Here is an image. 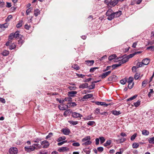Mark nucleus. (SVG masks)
Wrapping results in <instances>:
<instances>
[{"mask_svg":"<svg viewBox=\"0 0 154 154\" xmlns=\"http://www.w3.org/2000/svg\"><path fill=\"white\" fill-rule=\"evenodd\" d=\"M77 92L75 91H71L68 92V95L70 97H74L75 94H77Z\"/></svg>","mask_w":154,"mask_h":154,"instance_id":"9d476101","label":"nucleus"},{"mask_svg":"<svg viewBox=\"0 0 154 154\" xmlns=\"http://www.w3.org/2000/svg\"><path fill=\"white\" fill-rule=\"evenodd\" d=\"M40 14V11L38 9H37L34 10V15H35L36 17L38 14Z\"/></svg>","mask_w":154,"mask_h":154,"instance_id":"c9c22d12","label":"nucleus"},{"mask_svg":"<svg viewBox=\"0 0 154 154\" xmlns=\"http://www.w3.org/2000/svg\"><path fill=\"white\" fill-rule=\"evenodd\" d=\"M77 104L75 102H68L67 103V105H65V106H66L67 108H70L76 106Z\"/></svg>","mask_w":154,"mask_h":154,"instance_id":"20e7f679","label":"nucleus"},{"mask_svg":"<svg viewBox=\"0 0 154 154\" xmlns=\"http://www.w3.org/2000/svg\"><path fill=\"white\" fill-rule=\"evenodd\" d=\"M98 67H95L91 68L90 69V72H94L97 69H98Z\"/></svg>","mask_w":154,"mask_h":154,"instance_id":"603ef678","label":"nucleus"},{"mask_svg":"<svg viewBox=\"0 0 154 154\" xmlns=\"http://www.w3.org/2000/svg\"><path fill=\"white\" fill-rule=\"evenodd\" d=\"M86 64L89 66H91L94 64V60H86L85 61Z\"/></svg>","mask_w":154,"mask_h":154,"instance_id":"f3484780","label":"nucleus"},{"mask_svg":"<svg viewBox=\"0 0 154 154\" xmlns=\"http://www.w3.org/2000/svg\"><path fill=\"white\" fill-rule=\"evenodd\" d=\"M8 26V24L7 23H6L4 24H0V28H7Z\"/></svg>","mask_w":154,"mask_h":154,"instance_id":"e433bc0d","label":"nucleus"},{"mask_svg":"<svg viewBox=\"0 0 154 154\" xmlns=\"http://www.w3.org/2000/svg\"><path fill=\"white\" fill-rule=\"evenodd\" d=\"M111 71H109L103 73L100 75V77H101L102 79H104L108 75L111 73Z\"/></svg>","mask_w":154,"mask_h":154,"instance_id":"6e6552de","label":"nucleus"},{"mask_svg":"<svg viewBox=\"0 0 154 154\" xmlns=\"http://www.w3.org/2000/svg\"><path fill=\"white\" fill-rule=\"evenodd\" d=\"M114 14V16L115 17H120L122 14V11H119L116 12H113Z\"/></svg>","mask_w":154,"mask_h":154,"instance_id":"aec40b11","label":"nucleus"},{"mask_svg":"<svg viewBox=\"0 0 154 154\" xmlns=\"http://www.w3.org/2000/svg\"><path fill=\"white\" fill-rule=\"evenodd\" d=\"M137 66L136 67V66H133L132 68V70L133 72H136V70L137 68Z\"/></svg>","mask_w":154,"mask_h":154,"instance_id":"774afa93","label":"nucleus"},{"mask_svg":"<svg viewBox=\"0 0 154 154\" xmlns=\"http://www.w3.org/2000/svg\"><path fill=\"white\" fill-rule=\"evenodd\" d=\"M153 89H150V92L148 94V97H150L151 96L152 94L153 93Z\"/></svg>","mask_w":154,"mask_h":154,"instance_id":"864d4df0","label":"nucleus"},{"mask_svg":"<svg viewBox=\"0 0 154 154\" xmlns=\"http://www.w3.org/2000/svg\"><path fill=\"white\" fill-rule=\"evenodd\" d=\"M111 1H112V0H105L104 2L105 3L110 6Z\"/></svg>","mask_w":154,"mask_h":154,"instance_id":"09e8293b","label":"nucleus"},{"mask_svg":"<svg viewBox=\"0 0 154 154\" xmlns=\"http://www.w3.org/2000/svg\"><path fill=\"white\" fill-rule=\"evenodd\" d=\"M94 111V113L95 115H97L100 113V109L98 108H97Z\"/></svg>","mask_w":154,"mask_h":154,"instance_id":"052dcab7","label":"nucleus"},{"mask_svg":"<svg viewBox=\"0 0 154 154\" xmlns=\"http://www.w3.org/2000/svg\"><path fill=\"white\" fill-rule=\"evenodd\" d=\"M16 47V45L14 43H12L9 46V49L11 50L15 48Z\"/></svg>","mask_w":154,"mask_h":154,"instance_id":"f704fd0d","label":"nucleus"},{"mask_svg":"<svg viewBox=\"0 0 154 154\" xmlns=\"http://www.w3.org/2000/svg\"><path fill=\"white\" fill-rule=\"evenodd\" d=\"M142 61L143 63V65H147L149 63L150 60L148 58H146L143 59Z\"/></svg>","mask_w":154,"mask_h":154,"instance_id":"a211bd4d","label":"nucleus"},{"mask_svg":"<svg viewBox=\"0 0 154 154\" xmlns=\"http://www.w3.org/2000/svg\"><path fill=\"white\" fill-rule=\"evenodd\" d=\"M88 85V84L87 83H83L80 85L79 86V88L80 89H84L85 88H87Z\"/></svg>","mask_w":154,"mask_h":154,"instance_id":"6ab92c4d","label":"nucleus"},{"mask_svg":"<svg viewBox=\"0 0 154 154\" xmlns=\"http://www.w3.org/2000/svg\"><path fill=\"white\" fill-rule=\"evenodd\" d=\"M66 139V137L65 136L61 137H59L57 140V142H60L62 140H64Z\"/></svg>","mask_w":154,"mask_h":154,"instance_id":"2f4dec72","label":"nucleus"},{"mask_svg":"<svg viewBox=\"0 0 154 154\" xmlns=\"http://www.w3.org/2000/svg\"><path fill=\"white\" fill-rule=\"evenodd\" d=\"M72 116L74 118H78L80 117L81 118V117L82 116V115L81 114L75 112H72Z\"/></svg>","mask_w":154,"mask_h":154,"instance_id":"f8f14e48","label":"nucleus"},{"mask_svg":"<svg viewBox=\"0 0 154 154\" xmlns=\"http://www.w3.org/2000/svg\"><path fill=\"white\" fill-rule=\"evenodd\" d=\"M14 35V33H11L8 36V40L9 41L11 40L14 38H15Z\"/></svg>","mask_w":154,"mask_h":154,"instance_id":"7c9ffc66","label":"nucleus"},{"mask_svg":"<svg viewBox=\"0 0 154 154\" xmlns=\"http://www.w3.org/2000/svg\"><path fill=\"white\" fill-rule=\"evenodd\" d=\"M111 140H108L103 145L105 146H107L111 144Z\"/></svg>","mask_w":154,"mask_h":154,"instance_id":"473e14b6","label":"nucleus"},{"mask_svg":"<svg viewBox=\"0 0 154 154\" xmlns=\"http://www.w3.org/2000/svg\"><path fill=\"white\" fill-rule=\"evenodd\" d=\"M63 134L66 135H68L70 132V131L68 128L63 129L61 130Z\"/></svg>","mask_w":154,"mask_h":154,"instance_id":"1a4fd4ad","label":"nucleus"},{"mask_svg":"<svg viewBox=\"0 0 154 154\" xmlns=\"http://www.w3.org/2000/svg\"><path fill=\"white\" fill-rule=\"evenodd\" d=\"M19 31H16L15 33H14V34L15 38L18 39L19 38H21L23 37L22 35L19 34Z\"/></svg>","mask_w":154,"mask_h":154,"instance_id":"9b49d317","label":"nucleus"},{"mask_svg":"<svg viewBox=\"0 0 154 154\" xmlns=\"http://www.w3.org/2000/svg\"><path fill=\"white\" fill-rule=\"evenodd\" d=\"M12 18V16L11 15H9L7 18L6 19L5 21L7 22H8L10 19H11Z\"/></svg>","mask_w":154,"mask_h":154,"instance_id":"13d9d810","label":"nucleus"},{"mask_svg":"<svg viewBox=\"0 0 154 154\" xmlns=\"http://www.w3.org/2000/svg\"><path fill=\"white\" fill-rule=\"evenodd\" d=\"M9 54V52L8 51L6 50H4L1 53L3 56H7Z\"/></svg>","mask_w":154,"mask_h":154,"instance_id":"5701e85b","label":"nucleus"},{"mask_svg":"<svg viewBox=\"0 0 154 154\" xmlns=\"http://www.w3.org/2000/svg\"><path fill=\"white\" fill-rule=\"evenodd\" d=\"M122 58V59L121 60L122 62V63H125L128 61V59L126 56V55H124Z\"/></svg>","mask_w":154,"mask_h":154,"instance_id":"2eb2a0df","label":"nucleus"},{"mask_svg":"<svg viewBox=\"0 0 154 154\" xmlns=\"http://www.w3.org/2000/svg\"><path fill=\"white\" fill-rule=\"evenodd\" d=\"M127 82V80L126 78L122 79L120 81V83L123 85H125L126 83Z\"/></svg>","mask_w":154,"mask_h":154,"instance_id":"ea45409f","label":"nucleus"},{"mask_svg":"<svg viewBox=\"0 0 154 154\" xmlns=\"http://www.w3.org/2000/svg\"><path fill=\"white\" fill-rule=\"evenodd\" d=\"M91 139V137L90 136H87L82 139V142H85Z\"/></svg>","mask_w":154,"mask_h":154,"instance_id":"b1692460","label":"nucleus"},{"mask_svg":"<svg viewBox=\"0 0 154 154\" xmlns=\"http://www.w3.org/2000/svg\"><path fill=\"white\" fill-rule=\"evenodd\" d=\"M117 57L116 54H113L110 55L108 58L109 60L111 61Z\"/></svg>","mask_w":154,"mask_h":154,"instance_id":"393cba45","label":"nucleus"},{"mask_svg":"<svg viewBox=\"0 0 154 154\" xmlns=\"http://www.w3.org/2000/svg\"><path fill=\"white\" fill-rule=\"evenodd\" d=\"M93 94H88L84 96L82 98V100L84 101V100L88 99L92 97H93Z\"/></svg>","mask_w":154,"mask_h":154,"instance_id":"4468645a","label":"nucleus"},{"mask_svg":"<svg viewBox=\"0 0 154 154\" xmlns=\"http://www.w3.org/2000/svg\"><path fill=\"white\" fill-rule=\"evenodd\" d=\"M58 151L60 152H64L69 151V148L67 147H63L59 148Z\"/></svg>","mask_w":154,"mask_h":154,"instance_id":"0eeeda50","label":"nucleus"},{"mask_svg":"<svg viewBox=\"0 0 154 154\" xmlns=\"http://www.w3.org/2000/svg\"><path fill=\"white\" fill-rule=\"evenodd\" d=\"M118 0H113V1H111L110 3V7H113L116 5L118 2Z\"/></svg>","mask_w":154,"mask_h":154,"instance_id":"dca6fc26","label":"nucleus"},{"mask_svg":"<svg viewBox=\"0 0 154 154\" xmlns=\"http://www.w3.org/2000/svg\"><path fill=\"white\" fill-rule=\"evenodd\" d=\"M83 150L86 154H90L91 152L90 150V149L89 147H88L87 148L84 149Z\"/></svg>","mask_w":154,"mask_h":154,"instance_id":"72a5a7b5","label":"nucleus"},{"mask_svg":"<svg viewBox=\"0 0 154 154\" xmlns=\"http://www.w3.org/2000/svg\"><path fill=\"white\" fill-rule=\"evenodd\" d=\"M42 140V139L41 138H35V140H33L32 141V142L34 143H38L41 140Z\"/></svg>","mask_w":154,"mask_h":154,"instance_id":"49530a36","label":"nucleus"},{"mask_svg":"<svg viewBox=\"0 0 154 154\" xmlns=\"http://www.w3.org/2000/svg\"><path fill=\"white\" fill-rule=\"evenodd\" d=\"M34 146L33 145L32 146H30L29 147L25 146V150L27 152H30L34 150L36 148V147H34Z\"/></svg>","mask_w":154,"mask_h":154,"instance_id":"423d86ee","label":"nucleus"},{"mask_svg":"<svg viewBox=\"0 0 154 154\" xmlns=\"http://www.w3.org/2000/svg\"><path fill=\"white\" fill-rule=\"evenodd\" d=\"M135 54H134V53H133V54H131L129 55H128V56H127L126 55V56L127 57V58H128V59L129 60V59L130 58H131L132 57H133L134 55H135Z\"/></svg>","mask_w":154,"mask_h":154,"instance_id":"bf43d9fd","label":"nucleus"},{"mask_svg":"<svg viewBox=\"0 0 154 154\" xmlns=\"http://www.w3.org/2000/svg\"><path fill=\"white\" fill-rule=\"evenodd\" d=\"M95 103L98 105L103 106L104 103V102L96 101L95 102Z\"/></svg>","mask_w":154,"mask_h":154,"instance_id":"8fccbe9b","label":"nucleus"},{"mask_svg":"<svg viewBox=\"0 0 154 154\" xmlns=\"http://www.w3.org/2000/svg\"><path fill=\"white\" fill-rule=\"evenodd\" d=\"M149 134V131L146 130H143L142 131V134L144 135H148Z\"/></svg>","mask_w":154,"mask_h":154,"instance_id":"a878e982","label":"nucleus"},{"mask_svg":"<svg viewBox=\"0 0 154 154\" xmlns=\"http://www.w3.org/2000/svg\"><path fill=\"white\" fill-rule=\"evenodd\" d=\"M10 154H17L18 152V149L16 147H11L9 149Z\"/></svg>","mask_w":154,"mask_h":154,"instance_id":"7ed1b4c3","label":"nucleus"},{"mask_svg":"<svg viewBox=\"0 0 154 154\" xmlns=\"http://www.w3.org/2000/svg\"><path fill=\"white\" fill-rule=\"evenodd\" d=\"M84 119L85 120H87L93 119H94V118L93 117L91 116V115L85 117Z\"/></svg>","mask_w":154,"mask_h":154,"instance_id":"c85d7f7f","label":"nucleus"},{"mask_svg":"<svg viewBox=\"0 0 154 154\" xmlns=\"http://www.w3.org/2000/svg\"><path fill=\"white\" fill-rule=\"evenodd\" d=\"M139 146V144L137 143H134L132 144V147L134 148H137Z\"/></svg>","mask_w":154,"mask_h":154,"instance_id":"37998d69","label":"nucleus"},{"mask_svg":"<svg viewBox=\"0 0 154 154\" xmlns=\"http://www.w3.org/2000/svg\"><path fill=\"white\" fill-rule=\"evenodd\" d=\"M112 10L111 9L108 10L106 13V16H108L107 19L109 20H111L114 18L115 17L114 16V13H111Z\"/></svg>","mask_w":154,"mask_h":154,"instance_id":"f257e3e1","label":"nucleus"},{"mask_svg":"<svg viewBox=\"0 0 154 154\" xmlns=\"http://www.w3.org/2000/svg\"><path fill=\"white\" fill-rule=\"evenodd\" d=\"M72 145L74 146H80V144L78 142L74 143L72 144Z\"/></svg>","mask_w":154,"mask_h":154,"instance_id":"69168bd1","label":"nucleus"},{"mask_svg":"<svg viewBox=\"0 0 154 154\" xmlns=\"http://www.w3.org/2000/svg\"><path fill=\"white\" fill-rule=\"evenodd\" d=\"M137 96V95L136 94L135 95L127 99V101H130L135 99Z\"/></svg>","mask_w":154,"mask_h":154,"instance_id":"bb28decb","label":"nucleus"},{"mask_svg":"<svg viewBox=\"0 0 154 154\" xmlns=\"http://www.w3.org/2000/svg\"><path fill=\"white\" fill-rule=\"evenodd\" d=\"M134 104L136 107H138L140 104V100H138L136 102L134 103Z\"/></svg>","mask_w":154,"mask_h":154,"instance_id":"79ce46f5","label":"nucleus"},{"mask_svg":"<svg viewBox=\"0 0 154 154\" xmlns=\"http://www.w3.org/2000/svg\"><path fill=\"white\" fill-rule=\"evenodd\" d=\"M53 133L51 132H50L49 133L48 135L47 136L45 137V139H47L50 137H51L53 136Z\"/></svg>","mask_w":154,"mask_h":154,"instance_id":"6e6d98bb","label":"nucleus"},{"mask_svg":"<svg viewBox=\"0 0 154 154\" xmlns=\"http://www.w3.org/2000/svg\"><path fill=\"white\" fill-rule=\"evenodd\" d=\"M59 108L60 110H65L67 108H66V106H65V105L64 104H61L59 106Z\"/></svg>","mask_w":154,"mask_h":154,"instance_id":"412c9836","label":"nucleus"},{"mask_svg":"<svg viewBox=\"0 0 154 154\" xmlns=\"http://www.w3.org/2000/svg\"><path fill=\"white\" fill-rule=\"evenodd\" d=\"M95 87V84H93L90 85L89 86L88 85V87H87V88L89 89H94Z\"/></svg>","mask_w":154,"mask_h":154,"instance_id":"a18cd8bd","label":"nucleus"},{"mask_svg":"<svg viewBox=\"0 0 154 154\" xmlns=\"http://www.w3.org/2000/svg\"><path fill=\"white\" fill-rule=\"evenodd\" d=\"M41 144L42 145H44L43 146V148H46L49 146V143L46 140H45L41 142Z\"/></svg>","mask_w":154,"mask_h":154,"instance_id":"39448f33","label":"nucleus"},{"mask_svg":"<svg viewBox=\"0 0 154 154\" xmlns=\"http://www.w3.org/2000/svg\"><path fill=\"white\" fill-rule=\"evenodd\" d=\"M32 10V8H29L26 11V14L28 15L29 14L30 12Z\"/></svg>","mask_w":154,"mask_h":154,"instance_id":"0e129e2a","label":"nucleus"},{"mask_svg":"<svg viewBox=\"0 0 154 154\" xmlns=\"http://www.w3.org/2000/svg\"><path fill=\"white\" fill-rule=\"evenodd\" d=\"M134 80V79L132 77H130L128 79V80L127 81V82L128 83V88L129 89H131L133 87L134 83H132V82Z\"/></svg>","mask_w":154,"mask_h":154,"instance_id":"f03ea898","label":"nucleus"},{"mask_svg":"<svg viewBox=\"0 0 154 154\" xmlns=\"http://www.w3.org/2000/svg\"><path fill=\"white\" fill-rule=\"evenodd\" d=\"M137 135V134L136 133L134 134L132 136H131V140H133L136 138Z\"/></svg>","mask_w":154,"mask_h":154,"instance_id":"e2e57ef3","label":"nucleus"},{"mask_svg":"<svg viewBox=\"0 0 154 154\" xmlns=\"http://www.w3.org/2000/svg\"><path fill=\"white\" fill-rule=\"evenodd\" d=\"M148 141L150 143L154 144V137L149 139Z\"/></svg>","mask_w":154,"mask_h":154,"instance_id":"c03bdc74","label":"nucleus"},{"mask_svg":"<svg viewBox=\"0 0 154 154\" xmlns=\"http://www.w3.org/2000/svg\"><path fill=\"white\" fill-rule=\"evenodd\" d=\"M33 145L34 146V147L36 146L37 148L40 149L41 148V145L38 143L34 144Z\"/></svg>","mask_w":154,"mask_h":154,"instance_id":"5fc2aeb1","label":"nucleus"},{"mask_svg":"<svg viewBox=\"0 0 154 154\" xmlns=\"http://www.w3.org/2000/svg\"><path fill=\"white\" fill-rule=\"evenodd\" d=\"M99 139L100 140V143L101 144L103 143L105 141V139L103 137H100Z\"/></svg>","mask_w":154,"mask_h":154,"instance_id":"de8ad7c7","label":"nucleus"},{"mask_svg":"<svg viewBox=\"0 0 154 154\" xmlns=\"http://www.w3.org/2000/svg\"><path fill=\"white\" fill-rule=\"evenodd\" d=\"M72 67L76 70H78L80 69L79 66L77 64L74 65V66H72Z\"/></svg>","mask_w":154,"mask_h":154,"instance_id":"3c124183","label":"nucleus"},{"mask_svg":"<svg viewBox=\"0 0 154 154\" xmlns=\"http://www.w3.org/2000/svg\"><path fill=\"white\" fill-rule=\"evenodd\" d=\"M64 101L69 102H72V98L69 96V97H65L64 99Z\"/></svg>","mask_w":154,"mask_h":154,"instance_id":"a19ab883","label":"nucleus"},{"mask_svg":"<svg viewBox=\"0 0 154 154\" xmlns=\"http://www.w3.org/2000/svg\"><path fill=\"white\" fill-rule=\"evenodd\" d=\"M98 151L100 152H102L103 150V148L102 147H99L97 148Z\"/></svg>","mask_w":154,"mask_h":154,"instance_id":"338daca9","label":"nucleus"},{"mask_svg":"<svg viewBox=\"0 0 154 154\" xmlns=\"http://www.w3.org/2000/svg\"><path fill=\"white\" fill-rule=\"evenodd\" d=\"M23 21L20 20L19 21V23L16 25V27L17 28H19L22 26V23Z\"/></svg>","mask_w":154,"mask_h":154,"instance_id":"4c0bfd02","label":"nucleus"},{"mask_svg":"<svg viewBox=\"0 0 154 154\" xmlns=\"http://www.w3.org/2000/svg\"><path fill=\"white\" fill-rule=\"evenodd\" d=\"M147 82L146 80H145L142 82V87L144 88L146 86V85Z\"/></svg>","mask_w":154,"mask_h":154,"instance_id":"4d7b16f0","label":"nucleus"},{"mask_svg":"<svg viewBox=\"0 0 154 154\" xmlns=\"http://www.w3.org/2000/svg\"><path fill=\"white\" fill-rule=\"evenodd\" d=\"M91 143H92V142L90 140H88L87 141H86L84 143H83L82 144V145L83 146H87V145H90L91 144Z\"/></svg>","mask_w":154,"mask_h":154,"instance_id":"cd10ccee","label":"nucleus"},{"mask_svg":"<svg viewBox=\"0 0 154 154\" xmlns=\"http://www.w3.org/2000/svg\"><path fill=\"white\" fill-rule=\"evenodd\" d=\"M111 113L115 116H118L120 114L121 112L120 111H117L116 110H112L111 111Z\"/></svg>","mask_w":154,"mask_h":154,"instance_id":"4be33fe9","label":"nucleus"},{"mask_svg":"<svg viewBox=\"0 0 154 154\" xmlns=\"http://www.w3.org/2000/svg\"><path fill=\"white\" fill-rule=\"evenodd\" d=\"M68 122L71 124L75 125L78 124V122L77 121H73L71 120L68 121Z\"/></svg>","mask_w":154,"mask_h":154,"instance_id":"58836bf2","label":"nucleus"},{"mask_svg":"<svg viewBox=\"0 0 154 154\" xmlns=\"http://www.w3.org/2000/svg\"><path fill=\"white\" fill-rule=\"evenodd\" d=\"M87 125H88L92 126L93 125H95L96 123L95 122L93 121H89L87 123Z\"/></svg>","mask_w":154,"mask_h":154,"instance_id":"c756f323","label":"nucleus"},{"mask_svg":"<svg viewBox=\"0 0 154 154\" xmlns=\"http://www.w3.org/2000/svg\"><path fill=\"white\" fill-rule=\"evenodd\" d=\"M72 111L71 109H68L66 110L63 113L64 116L66 117L69 115L71 113H72Z\"/></svg>","mask_w":154,"mask_h":154,"instance_id":"ddd939ff","label":"nucleus"},{"mask_svg":"<svg viewBox=\"0 0 154 154\" xmlns=\"http://www.w3.org/2000/svg\"><path fill=\"white\" fill-rule=\"evenodd\" d=\"M143 64V63L142 61L138 62L137 64V68L142 67Z\"/></svg>","mask_w":154,"mask_h":154,"instance_id":"680f3d73","label":"nucleus"}]
</instances>
